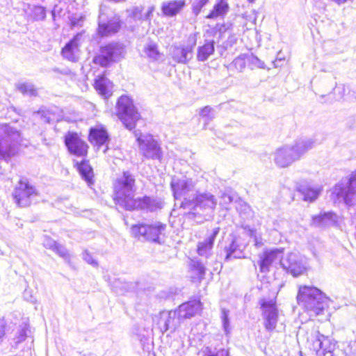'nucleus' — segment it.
I'll return each instance as SVG.
<instances>
[{"label": "nucleus", "instance_id": "obj_1", "mask_svg": "<svg viewBox=\"0 0 356 356\" xmlns=\"http://www.w3.org/2000/svg\"><path fill=\"white\" fill-rule=\"evenodd\" d=\"M135 177L129 171L123 172L114 184V200L126 210L141 209L154 212L161 209V201L145 196L134 199Z\"/></svg>", "mask_w": 356, "mask_h": 356}, {"label": "nucleus", "instance_id": "obj_2", "mask_svg": "<svg viewBox=\"0 0 356 356\" xmlns=\"http://www.w3.org/2000/svg\"><path fill=\"white\" fill-rule=\"evenodd\" d=\"M314 146V141L310 138H300L293 145H286L276 149L273 154L275 163L280 168H286Z\"/></svg>", "mask_w": 356, "mask_h": 356}, {"label": "nucleus", "instance_id": "obj_3", "mask_svg": "<svg viewBox=\"0 0 356 356\" xmlns=\"http://www.w3.org/2000/svg\"><path fill=\"white\" fill-rule=\"evenodd\" d=\"M329 298L313 286H300L297 295L298 305L308 312L319 315L327 306Z\"/></svg>", "mask_w": 356, "mask_h": 356}, {"label": "nucleus", "instance_id": "obj_4", "mask_svg": "<svg viewBox=\"0 0 356 356\" xmlns=\"http://www.w3.org/2000/svg\"><path fill=\"white\" fill-rule=\"evenodd\" d=\"M22 142V134L13 124H0V159L15 156Z\"/></svg>", "mask_w": 356, "mask_h": 356}, {"label": "nucleus", "instance_id": "obj_5", "mask_svg": "<svg viewBox=\"0 0 356 356\" xmlns=\"http://www.w3.org/2000/svg\"><path fill=\"white\" fill-rule=\"evenodd\" d=\"M219 229L218 227L214 229L204 241L199 242L197 244V252L201 259L192 260L191 266L200 278H203L206 269L211 266L212 262L214 261L212 249Z\"/></svg>", "mask_w": 356, "mask_h": 356}, {"label": "nucleus", "instance_id": "obj_6", "mask_svg": "<svg viewBox=\"0 0 356 356\" xmlns=\"http://www.w3.org/2000/svg\"><path fill=\"white\" fill-rule=\"evenodd\" d=\"M171 188L176 200L175 205L179 201L181 208L191 211L194 205L193 200L197 193L195 182L187 178L173 179L171 182Z\"/></svg>", "mask_w": 356, "mask_h": 356}, {"label": "nucleus", "instance_id": "obj_7", "mask_svg": "<svg viewBox=\"0 0 356 356\" xmlns=\"http://www.w3.org/2000/svg\"><path fill=\"white\" fill-rule=\"evenodd\" d=\"M117 115L126 129L132 130L136 122L140 119V114L134 105L132 99L128 96H121L117 102Z\"/></svg>", "mask_w": 356, "mask_h": 356}, {"label": "nucleus", "instance_id": "obj_8", "mask_svg": "<svg viewBox=\"0 0 356 356\" xmlns=\"http://www.w3.org/2000/svg\"><path fill=\"white\" fill-rule=\"evenodd\" d=\"M126 54L125 47L120 42H111L101 47L98 55L94 57L95 63L108 67L112 63L119 61Z\"/></svg>", "mask_w": 356, "mask_h": 356}, {"label": "nucleus", "instance_id": "obj_9", "mask_svg": "<svg viewBox=\"0 0 356 356\" xmlns=\"http://www.w3.org/2000/svg\"><path fill=\"white\" fill-rule=\"evenodd\" d=\"M166 225L160 222H154L151 224L140 223L134 225L131 227L133 234L139 235L145 240L161 244L165 236Z\"/></svg>", "mask_w": 356, "mask_h": 356}, {"label": "nucleus", "instance_id": "obj_10", "mask_svg": "<svg viewBox=\"0 0 356 356\" xmlns=\"http://www.w3.org/2000/svg\"><path fill=\"white\" fill-rule=\"evenodd\" d=\"M332 193L339 202L352 205L356 200V175H352L336 184Z\"/></svg>", "mask_w": 356, "mask_h": 356}, {"label": "nucleus", "instance_id": "obj_11", "mask_svg": "<svg viewBox=\"0 0 356 356\" xmlns=\"http://www.w3.org/2000/svg\"><path fill=\"white\" fill-rule=\"evenodd\" d=\"M108 8L102 4L99 7L98 32L102 36L117 33L120 29V19L118 16H109Z\"/></svg>", "mask_w": 356, "mask_h": 356}, {"label": "nucleus", "instance_id": "obj_12", "mask_svg": "<svg viewBox=\"0 0 356 356\" xmlns=\"http://www.w3.org/2000/svg\"><path fill=\"white\" fill-rule=\"evenodd\" d=\"M140 150L147 159L158 160L161 162L163 151L159 142L152 135L141 136L138 138Z\"/></svg>", "mask_w": 356, "mask_h": 356}, {"label": "nucleus", "instance_id": "obj_13", "mask_svg": "<svg viewBox=\"0 0 356 356\" xmlns=\"http://www.w3.org/2000/svg\"><path fill=\"white\" fill-rule=\"evenodd\" d=\"M37 195L36 189L29 183L23 181L18 183L13 193L15 202L21 207H29Z\"/></svg>", "mask_w": 356, "mask_h": 356}, {"label": "nucleus", "instance_id": "obj_14", "mask_svg": "<svg viewBox=\"0 0 356 356\" xmlns=\"http://www.w3.org/2000/svg\"><path fill=\"white\" fill-rule=\"evenodd\" d=\"M261 308L263 312L265 328L271 332L275 329L278 319V311L275 303L273 300H260Z\"/></svg>", "mask_w": 356, "mask_h": 356}, {"label": "nucleus", "instance_id": "obj_15", "mask_svg": "<svg viewBox=\"0 0 356 356\" xmlns=\"http://www.w3.org/2000/svg\"><path fill=\"white\" fill-rule=\"evenodd\" d=\"M280 265L293 277L302 275L305 270L302 260L296 253H289L285 258L282 257Z\"/></svg>", "mask_w": 356, "mask_h": 356}, {"label": "nucleus", "instance_id": "obj_16", "mask_svg": "<svg viewBox=\"0 0 356 356\" xmlns=\"http://www.w3.org/2000/svg\"><path fill=\"white\" fill-rule=\"evenodd\" d=\"M65 143L71 154L82 156L87 153L88 145L76 133H68L65 137Z\"/></svg>", "mask_w": 356, "mask_h": 356}, {"label": "nucleus", "instance_id": "obj_17", "mask_svg": "<svg viewBox=\"0 0 356 356\" xmlns=\"http://www.w3.org/2000/svg\"><path fill=\"white\" fill-rule=\"evenodd\" d=\"M258 265L261 273H266L270 271V266L282 259V252L278 249L265 251L259 254Z\"/></svg>", "mask_w": 356, "mask_h": 356}, {"label": "nucleus", "instance_id": "obj_18", "mask_svg": "<svg viewBox=\"0 0 356 356\" xmlns=\"http://www.w3.org/2000/svg\"><path fill=\"white\" fill-rule=\"evenodd\" d=\"M202 309L201 302L193 300L181 304L177 309V321L191 318L197 314Z\"/></svg>", "mask_w": 356, "mask_h": 356}, {"label": "nucleus", "instance_id": "obj_19", "mask_svg": "<svg viewBox=\"0 0 356 356\" xmlns=\"http://www.w3.org/2000/svg\"><path fill=\"white\" fill-rule=\"evenodd\" d=\"M81 35H76L71 40H70L65 46L62 49V56L64 58L72 61L77 62L79 57V38Z\"/></svg>", "mask_w": 356, "mask_h": 356}, {"label": "nucleus", "instance_id": "obj_20", "mask_svg": "<svg viewBox=\"0 0 356 356\" xmlns=\"http://www.w3.org/2000/svg\"><path fill=\"white\" fill-rule=\"evenodd\" d=\"M194 205L191 208V210H195L196 207H200L203 209H215L217 204V200L215 197L209 193H197L195 197L193 200Z\"/></svg>", "mask_w": 356, "mask_h": 356}, {"label": "nucleus", "instance_id": "obj_21", "mask_svg": "<svg viewBox=\"0 0 356 356\" xmlns=\"http://www.w3.org/2000/svg\"><path fill=\"white\" fill-rule=\"evenodd\" d=\"M195 45V42L191 45L175 47L172 53L173 60L179 63H187L193 58Z\"/></svg>", "mask_w": 356, "mask_h": 356}, {"label": "nucleus", "instance_id": "obj_22", "mask_svg": "<svg viewBox=\"0 0 356 356\" xmlns=\"http://www.w3.org/2000/svg\"><path fill=\"white\" fill-rule=\"evenodd\" d=\"M337 220L334 213L323 212L312 218V225L318 227H325L334 225Z\"/></svg>", "mask_w": 356, "mask_h": 356}, {"label": "nucleus", "instance_id": "obj_23", "mask_svg": "<svg viewBox=\"0 0 356 356\" xmlns=\"http://www.w3.org/2000/svg\"><path fill=\"white\" fill-rule=\"evenodd\" d=\"M298 191L302 196L304 201L312 202L318 198L322 191V187L319 186L300 185L298 188Z\"/></svg>", "mask_w": 356, "mask_h": 356}, {"label": "nucleus", "instance_id": "obj_24", "mask_svg": "<svg viewBox=\"0 0 356 356\" xmlns=\"http://www.w3.org/2000/svg\"><path fill=\"white\" fill-rule=\"evenodd\" d=\"M184 0H175L165 1L162 3L163 13L168 17H172L179 13L185 6Z\"/></svg>", "mask_w": 356, "mask_h": 356}, {"label": "nucleus", "instance_id": "obj_25", "mask_svg": "<svg viewBox=\"0 0 356 356\" xmlns=\"http://www.w3.org/2000/svg\"><path fill=\"white\" fill-rule=\"evenodd\" d=\"M89 139L91 143L100 147L108 141L109 138L104 129L92 128L90 130Z\"/></svg>", "mask_w": 356, "mask_h": 356}, {"label": "nucleus", "instance_id": "obj_26", "mask_svg": "<svg viewBox=\"0 0 356 356\" xmlns=\"http://www.w3.org/2000/svg\"><path fill=\"white\" fill-rule=\"evenodd\" d=\"M226 255L225 260L228 261L232 259L241 258L243 252L241 249V245L236 241L235 237H232L230 243L225 247L224 249Z\"/></svg>", "mask_w": 356, "mask_h": 356}, {"label": "nucleus", "instance_id": "obj_27", "mask_svg": "<svg viewBox=\"0 0 356 356\" xmlns=\"http://www.w3.org/2000/svg\"><path fill=\"white\" fill-rule=\"evenodd\" d=\"M320 348L317 350L319 356H333V350L335 347L334 343H331L328 337L321 335L316 341Z\"/></svg>", "mask_w": 356, "mask_h": 356}, {"label": "nucleus", "instance_id": "obj_28", "mask_svg": "<svg viewBox=\"0 0 356 356\" xmlns=\"http://www.w3.org/2000/svg\"><path fill=\"white\" fill-rule=\"evenodd\" d=\"M229 10V4L227 0H217L213 10L206 16L207 19H216L218 17H224Z\"/></svg>", "mask_w": 356, "mask_h": 356}, {"label": "nucleus", "instance_id": "obj_29", "mask_svg": "<svg viewBox=\"0 0 356 356\" xmlns=\"http://www.w3.org/2000/svg\"><path fill=\"white\" fill-rule=\"evenodd\" d=\"M214 41H207L204 45L197 49V59L198 61L204 62L214 52Z\"/></svg>", "mask_w": 356, "mask_h": 356}, {"label": "nucleus", "instance_id": "obj_30", "mask_svg": "<svg viewBox=\"0 0 356 356\" xmlns=\"http://www.w3.org/2000/svg\"><path fill=\"white\" fill-rule=\"evenodd\" d=\"M177 317V311H170V312H168L166 313L163 312L161 314L160 323H161V322L163 321H164L163 328L165 332L170 328L174 329V330L175 329L177 323H179V322H177V321H176Z\"/></svg>", "mask_w": 356, "mask_h": 356}, {"label": "nucleus", "instance_id": "obj_31", "mask_svg": "<svg viewBox=\"0 0 356 356\" xmlns=\"http://www.w3.org/2000/svg\"><path fill=\"white\" fill-rule=\"evenodd\" d=\"M78 170L83 179H84L88 184L92 183L93 172L92 168L89 165L88 162L85 161H81L78 165Z\"/></svg>", "mask_w": 356, "mask_h": 356}, {"label": "nucleus", "instance_id": "obj_32", "mask_svg": "<svg viewBox=\"0 0 356 356\" xmlns=\"http://www.w3.org/2000/svg\"><path fill=\"white\" fill-rule=\"evenodd\" d=\"M37 115L45 123H54L58 120V115L52 109H41Z\"/></svg>", "mask_w": 356, "mask_h": 356}, {"label": "nucleus", "instance_id": "obj_33", "mask_svg": "<svg viewBox=\"0 0 356 356\" xmlns=\"http://www.w3.org/2000/svg\"><path fill=\"white\" fill-rule=\"evenodd\" d=\"M17 88L24 95L33 97L38 95L35 86L29 82L19 83L17 85Z\"/></svg>", "mask_w": 356, "mask_h": 356}, {"label": "nucleus", "instance_id": "obj_34", "mask_svg": "<svg viewBox=\"0 0 356 356\" xmlns=\"http://www.w3.org/2000/svg\"><path fill=\"white\" fill-rule=\"evenodd\" d=\"M110 81L104 76H98L95 81V87L99 93L106 95L108 92V88Z\"/></svg>", "mask_w": 356, "mask_h": 356}, {"label": "nucleus", "instance_id": "obj_35", "mask_svg": "<svg viewBox=\"0 0 356 356\" xmlns=\"http://www.w3.org/2000/svg\"><path fill=\"white\" fill-rule=\"evenodd\" d=\"M145 54L152 60H157L160 58V53L156 44L154 43L148 44L144 49Z\"/></svg>", "mask_w": 356, "mask_h": 356}, {"label": "nucleus", "instance_id": "obj_36", "mask_svg": "<svg viewBox=\"0 0 356 356\" xmlns=\"http://www.w3.org/2000/svg\"><path fill=\"white\" fill-rule=\"evenodd\" d=\"M143 8L142 6L133 7L127 12L129 13L128 17L134 21H143Z\"/></svg>", "mask_w": 356, "mask_h": 356}, {"label": "nucleus", "instance_id": "obj_37", "mask_svg": "<svg viewBox=\"0 0 356 356\" xmlns=\"http://www.w3.org/2000/svg\"><path fill=\"white\" fill-rule=\"evenodd\" d=\"M200 115L205 119L206 123L211 121L214 118V110L209 106L202 108L199 113Z\"/></svg>", "mask_w": 356, "mask_h": 356}, {"label": "nucleus", "instance_id": "obj_38", "mask_svg": "<svg viewBox=\"0 0 356 356\" xmlns=\"http://www.w3.org/2000/svg\"><path fill=\"white\" fill-rule=\"evenodd\" d=\"M32 15L35 20H43L46 17L45 8L41 6H35L32 10Z\"/></svg>", "mask_w": 356, "mask_h": 356}, {"label": "nucleus", "instance_id": "obj_39", "mask_svg": "<svg viewBox=\"0 0 356 356\" xmlns=\"http://www.w3.org/2000/svg\"><path fill=\"white\" fill-rule=\"evenodd\" d=\"M209 0H194L192 4L193 13L197 16L202 8L208 3Z\"/></svg>", "mask_w": 356, "mask_h": 356}, {"label": "nucleus", "instance_id": "obj_40", "mask_svg": "<svg viewBox=\"0 0 356 356\" xmlns=\"http://www.w3.org/2000/svg\"><path fill=\"white\" fill-rule=\"evenodd\" d=\"M229 311L223 309L222 310V327L225 332V333L227 334L229 333V315H228Z\"/></svg>", "mask_w": 356, "mask_h": 356}, {"label": "nucleus", "instance_id": "obj_41", "mask_svg": "<svg viewBox=\"0 0 356 356\" xmlns=\"http://www.w3.org/2000/svg\"><path fill=\"white\" fill-rule=\"evenodd\" d=\"M233 197L226 193H223L220 196V204L225 209H229V204L232 202Z\"/></svg>", "mask_w": 356, "mask_h": 356}, {"label": "nucleus", "instance_id": "obj_42", "mask_svg": "<svg viewBox=\"0 0 356 356\" xmlns=\"http://www.w3.org/2000/svg\"><path fill=\"white\" fill-rule=\"evenodd\" d=\"M232 65L239 72H242L245 67V59L241 57L238 56L236 58Z\"/></svg>", "mask_w": 356, "mask_h": 356}, {"label": "nucleus", "instance_id": "obj_43", "mask_svg": "<svg viewBox=\"0 0 356 356\" xmlns=\"http://www.w3.org/2000/svg\"><path fill=\"white\" fill-rule=\"evenodd\" d=\"M83 260L87 262L88 264L91 265L93 267H97L98 266V262L96 259H95L91 254L88 251L85 250L83 252Z\"/></svg>", "mask_w": 356, "mask_h": 356}, {"label": "nucleus", "instance_id": "obj_44", "mask_svg": "<svg viewBox=\"0 0 356 356\" xmlns=\"http://www.w3.org/2000/svg\"><path fill=\"white\" fill-rule=\"evenodd\" d=\"M53 251L56 252L59 256L62 257H66L67 256V249L63 246L62 245L56 243L55 248Z\"/></svg>", "mask_w": 356, "mask_h": 356}, {"label": "nucleus", "instance_id": "obj_45", "mask_svg": "<svg viewBox=\"0 0 356 356\" xmlns=\"http://www.w3.org/2000/svg\"><path fill=\"white\" fill-rule=\"evenodd\" d=\"M56 242L49 236H45L43 239V245L46 248L54 250Z\"/></svg>", "mask_w": 356, "mask_h": 356}, {"label": "nucleus", "instance_id": "obj_46", "mask_svg": "<svg viewBox=\"0 0 356 356\" xmlns=\"http://www.w3.org/2000/svg\"><path fill=\"white\" fill-rule=\"evenodd\" d=\"M26 338V331L24 329L19 330L18 335L15 337V343H19L24 341Z\"/></svg>", "mask_w": 356, "mask_h": 356}, {"label": "nucleus", "instance_id": "obj_47", "mask_svg": "<svg viewBox=\"0 0 356 356\" xmlns=\"http://www.w3.org/2000/svg\"><path fill=\"white\" fill-rule=\"evenodd\" d=\"M249 61L252 64H253L259 67H261V68L264 67V63L263 61H261L260 59H259L257 56L252 55L249 58Z\"/></svg>", "mask_w": 356, "mask_h": 356}, {"label": "nucleus", "instance_id": "obj_48", "mask_svg": "<svg viewBox=\"0 0 356 356\" xmlns=\"http://www.w3.org/2000/svg\"><path fill=\"white\" fill-rule=\"evenodd\" d=\"M345 92H346V89H345L344 85L337 86L334 88V92L338 93L337 99H340L343 98V97L345 94Z\"/></svg>", "mask_w": 356, "mask_h": 356}, {"label": "nucleus", "instance_id": "obj_49", "mask_svg": "<svg viewBox=\"0 0 356 356\" xmlns=\"http://www.w3.org/2000/svg\"><path fill=\"white\" fill-rule=\"evenodd\" d=\"M52 71L56 74H61L66 76L70 75L72 74L71 70L68 68L59 69L58 67H54L52 69Z\"/></svg>", "mask_w": 356, "mask_h": 356}, {"label": "nucleus", "instance_id": "obj_50", "mask_svg": "<svg viewBox=\"0 0 356 356\" xmlns=\"http://www.w3.org/2000/svg\"><path fill=\"white\" fill-rule=\"evenodd\" d=\"M154 10V6H151L149 8L147 12L145 15H143V21H149L151 19V17L152 15V13Z\"/></svg>", "mask_w": 356, "mask_h": 356}, {"label": "nucleus", "instance_id": "obj_51", "mask_svg": "<svg viewBox=\"0 0 356 356\" xmlns=\"http://www.w3.org/2000/svg\"><path fill=\"white\" fill-rule=\"evenodd\" d=\"M5 335V323L3 321L0 320V342L3 341Z\"/></svg>", "mask_w": 356, "mask_h": 356}, {"label": "nucleus", "instance_id": "obj_52", "mask_svg": "<svg viewBox=\"0 0 356 356\" xmlns=\"http://www.w3.org/2000/svg\"><path fill=\"white\" fill-rule=\"evenodd\" d=\"M135 137L136 138V140L138 141V138L140 136V135L143 136L139 130L135 131L134 132Z\"/></svg>", "mask_w": 356, "mask_h": 356}, {"label": "nucleus", "instance_id": "obj_53", "mask_svg": "<svg viewBox=\"0 0 356 356\" xmlns=\"http://www.w3.org/2000/svg\"><path fill=\"white\" fill-rule=\"evenodd\" d=\"M248 1L250 2V3H253V2L255 1V0H248Z\"/></svg>", "mask_w": 356, "mask_h": 356}, {"label": "nucleus", "instance_id": "obj_54", "mask_svg": "<svg viewBox=\"0 0 356 356\" xmlns=\"http://www.w3.org/2000/svg\"><path fill=\"white\" fill-rule=\"evenodd\" d=\"M107 149H108V147H106V149L104 150V152H106Z\"/></svg>", "mask_w": 356, "mask_h": 356}]
</instances>
